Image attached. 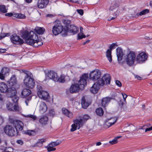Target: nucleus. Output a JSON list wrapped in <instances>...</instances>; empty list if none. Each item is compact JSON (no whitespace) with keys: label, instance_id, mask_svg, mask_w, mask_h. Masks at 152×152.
Wrapping results in <instances>:
<instances>
[{"label":"nucleus","instance_id":"obj_1","mask_svg":"<svg viewBox=\"0 0 152 152\" xmlns=\"http://www.w3.org/2000/svg\"><path fill=\"white\" fill-rule=\"evenodd\" d=\"M22 37L25 40L27 44L33 46L37 47L43 44L38 35L33 31H24L22 33Z\"/></svg>","mask_w":152,"mask_h":152},{"label":"nucleus","instance_id":"obj_2","mask_svg":"<svg viewBox=\"0 0 152 152\" xmlns=\"http://www.w3.org/2000/svg\"><path fill=\"white\" fill-rule=\"evenodd\" d=\"M88 77V74H83L80 77L77 83H74L71 86L69 91L71 93H76L80 90H83L86 84V80Z\"/></svg>","mask_w":152,"mask_h":152},{"label":"nucleus","instance_id":"obj_3","mask_svg":"<svg viewBox=\"0 0 152 152\" xmlns=\"http://www.w3.org/2000/svg\"><path fill=\"white\" fill-rule=\"evenodd\" d=\"M90 118V116L87 115H85L80 118H77L73 121L74 123L71 125L70 129L71 132H74L77 129H79L80 126L83 125L88 119Z\"/></svg>","mask_w":152,"mask_h":152},{"label":"nucleus","instance_id":"obj_4","mask_svg":"<svg viewBox=\"0 0 152 152\" xmlns=\"http://www.w3.org/2000/svg\"><path fill=\"white\" fill-rule=\"evenodd\" d=\"M23 72L26 74L23 80V84L27 88L32 89L35 85L34 79L32 74L27 71H24Z\"/></svg>","mask_w":152,"mask_h":152},{"label":"nucleus","instance_id":"obj_5","mask_svg":"<svg viewBox=\"0 0 152 152\" xmlns=\"http://www.w3.org/2000/svg\"><path fill=\"white\" fill-rule=\"evenodd\" d=\"M54 23V26L53 27L52 31L54 35H57L62 32H64L62 34L64 36L67 35V31L64 30L63 27L61 25V21L59 20H56Z\"/></svg>","mask_w":152,"mask_h":152},{"label":"nucleus","instance_id":"obj_6","mask_svg":"<svg viewBox=\"0 0 152 152\" xmlns=\"http://www.w3.org/2000/svg\"><path fill=\"white\" fill-rule=\"evenodd\" d=\"M136 59L135 52L134 51H130L125 56L124 63L126 62L129 66H133L136 61Z\"/></svg>","mask_w":152,"mask_h":152},{"label":"nucleus","instance_id":"obj_7","mask_svg":"<svg viewBox=\"0 0 152 152\" xmlns=\"http://www.w3.org/2000/svg\"><path fill=\"white\" fill-rule=\"evenodd\" d=\"M97 81L95 83H97L96 85L99 87L103 86L105 84H109L110 83V77L109 74H105L102 77V78L100 77L97 80Z\"/></svg>","mask_w":152,"mask_h":152},{"label":"nucleus","instance_id":"obj_8","mask_svg":"<svg viewBox=\"0 0 152 152\" xmlns=\"http://www.w3.org/2000/svg\"><path fill=\"white\" fill-rule=\"evenodd\" d=\"M148 57L147 53L144 52H140L136 56V62L139 64H142L147 60Z\"/></svg>","mask_w":152,"mask_h":152},{"label":"nucleus","instance_id":"obj_9","mask_svg":"<svg viewBox=\"0 0 152 152\" xmlns=\"http://www.w3.org/2000/svg\"><path fill=\"white\" fill-rule=\"evenodd\" d=\"M101 76V72L98 69L94 70L90 72L89 74L90 79L95 81L99 79Z\"/></svg>","mask_w":152,"mask_h":152},{"label":"nucleus","instance_id":"obj_10","mask_svg":"<svg viewBox=\"0 0 152 152\" xmlns=\"http://www.w3.org/2000/svg\"><path fill=\"white\" fill-rule=\"evenodd\" d=\"M13 126L16 129L17 135H19L20 132L23 129L24 126L23 123L20 121L16 120L14 121Z\"/></svg>","mask_w":152,"mask_h":152},{"label":"nucleus","instance_id":"obj_11","mask_svg":"<svg viewBox=\"0 0 152 152\" xmlns=\"http://www.w3.org/2000/svg\"><path fill=\"white\" fill-rule=\"evenodd\" d=\"M4 131L5 133L9 136H13L16 134V132L14 128L11 126H6L4 129Z\"/></svg>","mask_w":152,"mask_h":152},{"label":"nucleus","instance_id":"obj_12","mask_svg":"<svg viewBox=\"0 0 152 152\" xmlns=\"http://www.w3.org/2000/svg\"><path fill=\"white\" fill-rule=\"evenodd\" d=\"M7 83L10 88H12L13 90H16V86L17 81L15 75H12L9 80L7 81Z\"/></svg>","mask_w":152,"mask_h":152},{"label":"nucleus","instance_id":"obj_13","mask_svg":"<svg viewBox=\"0 0 152 152\" xmlns=\"http://www.w3.org/2000/svg\"><path fill=\"white\" fill-rule=\"evenodd\" d=\"M11 42L15 44H21L23 42V40L16 34L12 35L10 37Z\"/></svg>","mask_w":152,"mask_h":152},{"label":"nucleus","instance_id":"obj_14","mask_svg":"<svg viewBox=\"0 0 152 152\" xmlns=\"http://www.w3.org/2000/svg\"><path fill=\"white\" fill-rule=\"evenodd\" d=\"M116 55L119 64L121 65L124 64V62L121 61L124 54L123 50L121 48L118 47L117 48Z\"/></svg>","mask_w":152,"mask_h":152},{"label":"nucleus","instance_id":"obj_15","mask_svg":"<svg viewBox=\"0 0 152 152\" xmlns=\"http://www.w3.org/2000/svg\"><path fill=\"white\" fill-rule=\"evenodd\" d=\"M117 120V118L115 117L107 119L104 125V127L106 128H108L114 124L116 122Z\"/></svg>","mask_w":152,"mask_h":152},{"label":"nucleus","instance_id":"obj_16","mask_svg":"<svg viewBox=\"0 0 152 152\" xmlns=\"http://www.w3.org/2000/svg\"><path fill=\"white\" fill-rule=\"evenodd\" d=\"M46 80L52 79L55 81L57 80L56 73L53 71H49L45 73Z\"/></svg>","mask_w":152,"mask_h":152},{"label":"nucleus","instance_id":"obj_17","mask_svg":"<svg viewBox=\"0 0 152 152\" xmlns=\"http://www.w3.org/2000/svg\"><path fill=\"white\" fill-rule=\"evenodd\" d=\"M39 110L41 113H45L47 109V106L43 102H39L38 103Z\"/></svg>","mask_w":152,"mask_h":152},{"label":"nucleus","instance_id":"obj_18","mask_svg":"<svg viewBox=\"0 0 152 152\" xmlns=\"http://www.w3.org/2000/svg\"><path fill=\"white\" fill-rule=\"evenodd\" d=\"M10 88H8L7 85L4 82L0 83V91L1 93H6L9 91Z\"/></svg>","mask_w":152,"mask_h":152},{"label":"nucleus","instance_id":"obj_19","mask_svg":"<svg viewBox=\"0 0 152 152\" xmlns=\"http://www.w3.org/2000/svg\"><path fill=\"white\" fill-rule=\"evenodd\" d=\"M49 0H39L37 6L39 8L42 9L45 7L49 3Z\"/></svg>","mask_w":152,"mask_h":152},{"label":"nucleus","instance_id":"obj_20","mask_svg":"<svg viewBox=\"0 0 152 152\" xmlns=\"http://www.w3.org/2000/svg\"><path fill=\"white\" fill-rule=\"evenodd\" d=\"M66 31H68L72 35H74L77 33L78 31V28L74 25H71L69 26V28H68Z\"/></svg>","mask_w":152,"mask_h":152},{"label":"nucleus","instance_id":"obj_21","mask_svg":"<svg viewBox=\"0 0 152 152\" xmlns=\"http://www.w3.org/2000/svg\"><path fill=\"white\" fill-rule=\"evenodd\" d=\"M38 95L39 98L45 100H46L49 97L48 93L47 92L44 91H42L40 93H39Z\"/></svg>","mask_w":152,"mask_h":152},{"label":"nucleus","instance_id":"obj_22","mask_svg":"<svg viewBox=\"0 0 152 152\" xmlns=\"http://www.w3.org/2000/svg\"><path fill=\"white\" fill-rule=\"evenodd\" d=\"M31 91L28 89H24L21 92V95L22 97L26 98L29 96L31 93Z\"/></svg>","mask_w":152,"mask_h":152},{"label":"nucleus","instance_id":"obj_23","mask_svg":"<svg viewBox=\"0 0 152 152\" xmlns=\"http://www.w3.org/2000/svg\"><path fill=\"white\" fill-rule=\"evenodd\" d=\"M96 84L97 83H94L90 89V92L93 94L97 93L100 87Z\"/></svg>","mask_w":152,"mask_h":152},{"label":"nucleus","instance_id":"obj_24","mask_svg":"<svg viewBox=\"0 0 152 152\" xmlns=\"http://www.w3.org/2000/svg\"><path fill=\"white\" fill-rule=\"evenodd\" d=\"M34 31L39 34H42L45 31V29L43 27L36 26L34 28Z\"/></svg>","mask_w":152,"mask_h":152},{"label":"nucleus","instance_id":"obj_25","mask_svg":"<svg viewBox=\"0 0 152 152\" xmlns=\"http://www.w3.org/2000/svg\"><path fill=\"white\" fill-rule=\"evenodd\" d=\"M48 118L46 116H43L41 117L39 120L40 124L43 126L46 125L48 123Z\"/></svg>","mask_w":152,"mask_h":152},{"label":"nucleus","instance_id":"obj_26","mask_svg":"<svg viewBox=\"0 0 152 152\" xmlns=\"http://www.w3.org/2000/svg\"><path fill=\"white\" fill-rule=\"evenodd\" d=\"M110 98L108 97L103 98L102 100L101 104L103 107H106L110 102Z\"/></svg>","mask_w":152,"mask_h":152},{"label":"nucleus","instance_id":"obj_27","mask_svg":"<svg viewBox=\"0 0 152 152\" xmlns=\"http://www.w3.org/2000/svg\"><path fill=\"white\" fill-rule=\"evenodd\" d=\"M12 91L13 95L11 96L10 98L14 103H16L18 100V97L16 95V90H13Z\"/></svg>","mask_w":152,"mask_h":152},{"label":"nucleus","instance_id":"obj_28","mask_svg":"<svg viewBox=\"0 0 152 152\" xmlns=\"http://www.w3.org/2000/svg\"><path fill=\"white\" fill-rule=\"evenodd\" d=\"M14 17L20 19H24L26 18L24 14L21 13H14Z\"/></svg>","mask_w":152,"mask_h":152},{"label":"nucleus","instance_id":"obj_29","mask_svg":"<svg viewBox=\"0 0 152 152\" xmlns=\"http://www.w3.org/2000/svg\"><path fill=\"white\" fill-rule=\"evenodd\" d=\"M23 134H27L29 136H34L36 134L35 132L33 130H29L23 131L22 132Z\"/></svg>","mask_w":152,"mask_h":152},{"label":"nucleus","instance_id":"obj_30","mask_svg":"<svg viewBox=\"0 0 152 152\" xmlns=\"http://www.w3.org/2000/svg\"><path fill=\"white\" fill-rule=\"evenodd\" d=\"M111 53V51L109 49H108L106 53V57L109 61L110 62L112 61Z\"/></svg>","mask_w":152,"mask_h":152},{"label":"nucleus","instance_id":"obj_31","mask_svg":"<svg viewBox=\"0 0 152 152\" xmlns=\"http://www.w3.org/2000/svg\"><path fill=\"white\" fill-rule=\"evenodd\" d=\"M81 104L83 108L84 109H86L89 105L88 103L86 102L84 97L82 98Z\"/></svg>","mask_w":152,"mask_h":152},{"label":"nucleus","instance_id":"obj_32","mask_svg":"<svg viewBox=\"0 0 152 152\" xmlns=\"http://www.w3.org/2000/svg\"><path fill=\"white\" fill-rule=\"evenodd\" d=\"M1 72L4 75L7 76L9 75L10 70L8 68L4 67L2 69Z\"/></svg>","mask_w":152,"mask_h":152},{"label":"nucleus","instance_id":"obj_33","mask_svg":"<svg viewBox=\"0 0 152 152\" xmlns=\"http://www.w3.org/2000/svg\"><path fill=\"white\" fill-rule=\"evenodd\" d=\"M96 114L100 116L103 115L104 112L102 108H97L96 111Z\"/></svg>","mask_w":152,"mask_h":152},{"label":"nucleus","instance_id":"obj_34","mask_svg":"<svg viewBox=\"0 0 152 152\" xmlns=\"http://www.w3.org/2000/svg\"><path fill=\"white\" fill-rule=\"evenodd\" d=\"M14 109L13 111L20 112L22 110V108L18 104L14 105Z\"/></svg>","mask_w":152,"mask_h":152},{"label":"nucleus","instance_id":"obj_35","mask_svg":"<svg viewBox=\"0 0 152 152\" xmlns=\"http://www.w3.org/2000/svg\"><path fill=\"white\" fill-rule=\"evenodd\" d=\"M7 109L10 111H12L14 109L13 105L10 102H8L7 104Z\"/></svg>","mask_w":152,"mask_h":152},{"label":"nucleus","instance_id":"obj_36","mask_svg":"<svg viewBox=\"0 0 152 152\" xmlns=\"http://www.w3.org/2000/svg\"><path fill=\"white\" fill-rule=\"evenodd\" d=\"M24 116L25 117L29 118L31 120L33 121L36 120L37 119V117L36 116L31 114H28L26 115H24Z\"/></svg>","mask_w":152,"mask_h":152},{"label":"nucleus","instance_id":"obj_37","mask_svg":"<svg viewBox=\"0 0 152 152\" xmlns=\"http://www.w3.org/2000/svg\"><path fill=\"white\" fill-rule=\"evenodd\" d=\"M86 37L83 32H80L77 34V39H80L85 38Z\"/></svg>","mask_w":152,"mask_h":152},{"label":"nucleus","instance_id":"obj_38","mask_svg":"<svg viewBox=\"0 0 152 152\" xmlns=\"http://www.w3.org/2000/svg\"><path fill=\"white\" fill-rule=\"evenodd\" d=\"M61 143V141L59 140H57L55 142H51L49 144L50 145L53 147L57 146Z\"/></svg>","mask_w":152,"mask_h":152},{"label":"nucleus","instance_id":"obj_39","mask_svg":"<svg viewBox=\"0 0 152 152\" xmlns=\"http://www.w3.org/2000/svg\"><path fill=\"white\" fill-rule=\"evenodd\" d=\"M65 81L64 77V76H61L60 77L58 78L57 75V80L55 81L56 82H59L63 83Z\"/></svg>","mask_w":152,"mask_h":152},{"label":"nucleus","instance_id":"obj_40","mask_svg":"<svg viewBox=\"0 0 152 152\" xmlns=\"http://www.w3.org/2000/svg\"><path fill=\"white\" fill-rule=\"evenodd\" d=\"M114 15L115 16L114 17H113L111 18L110 19H108V21H110L111 20H113L116 18L119 15V11L118 10H115V11H114Z\"/></svg>","mask_w":152,"mask_h":152},{"label":"nucleus","instance_id":"obj_41","mask_svg":"<svg viewBox=\"0 0 152 152\" xmlns=\"http://www.w3.org/2000/svg\"><path fill=\"white\" fill-rule=\"evenodd\" d=\"M122 95L124 99L123 101L121 103L122 105L126 104V99L127 97V95L125 93H122Z\"/></svg>","mask_w":152,"mask_h":152},{"label":"nucleus","instance_id":"obj_42","mask_svg":"<svg viewBox=\"0 0 152 152\" xmlns=\"http://www.w3.org/2000/svg\"><path fill=\"white\" fill-rule=\"evenodd\" d=\"M121 136H118L115 137L113 140L109 141V142L112 145L116 143L117 142V140L121 137Z\"/></svg>","mask_w":152,"mask_h":152},{"label":"nucleus","instance_id":"obj_43","mask_svg":"<svg viewBox=\"0 0 152 152\" xmlns=\"http://www.w3.org/2000/svg\"><path fill=\"white\" fill-rule=\"evenodd\" d=\"M118 6L116 3L111 5L110 8V11H113L115 10V9L118 7Z\"/></svg>","mask_w":152,"mask_h":152},{"label":"nucleus","instance_id":"obj_44","mask_svg":"<svg viewBox=\"0 0 152 152\" xmlns=\"http://www.w3.org/2000/svg\"><path fill=\"white\" fill-rule=\"evenodd\" d=\"M37 90L38 95L39 94V93H40L43 91L42 90V87L41 85H37Z\"/></svg>","mask_w":152,"mask_h":152},{"label":"nucleus","instance_id":"obj_45","mask_svg":"<svg viewBox=\"0 0 152 152\" xmlns=\"http://www.w3.org/2000/svg\"><path fill=\"white\" fill-rule=\"evenodd\" d=\"M0 11L3 13H5L7 12V10L4 6L0 5Z\"/></svg>","mask_w":152,"mask_h":152},{"label":"nucleus","instance_id":"obj_46","mask_svg":"<svg viewBox=\"0 0 152 152\" xmlns=\"http://www.w3.org/2000/svg\"><path fill=\"white\" fill-rule=\"evenodd\" d=\"M47 148L48 151V152L54 151L56 150L55 148H53V146H50V144L47 146Z\"/></svg>","mask_w":152,"mask_h":152},{"label":"nucleus","instance_id":"obj_47","mask_svg":"<svg viewBox=\"0 0 152 152\" xmlns=\"http://www.w3.org/2000/svg\"><path fill=\"white\" fill-rule=\"evenodd\" d=\"M71 21L67 19L65 20L64 21V23L66 25V27L67 28H69V25Z\"/></svg>","mask_w":152,"mask_h":152},{"label":"nucleus","instance_id":"obj_48","mask_svg":"<svg viewBox=\"0 0 152 152\" xmlns=\"http://www.w3.org/2000/svg\"><path fill=\"white\" fill-rule=\"evenodd\" d=\"M149 12V10L148 9H145L142 10L141 12H140V15H142L145 14H146V13H148Z\"/></svg>","mask_w":152,"mask_h":152},{"label":"nucleus","instance_id":"obj_49","mask_svg":"<svg viewBox=\"0 0 152 152\" xmlns=\"http://www.w3.org/2000/svg\"><path fill=\"white\" fill-rule=\"evenodd\" d=\"M118 45L116 43H113L110 45L109 47V50L111 51L112 50L115 48Z\"/></svg>","mask_w":152,"mask_h":152},{"label":"nucleus","instance_id":"obj_50","mask_svg":"<svg viewBox=\"0 0 152 152\" xmlns=\"http://www.w3.org/2000/svg\"><path fill=\"white\" fill-rule=\"evenodd\" d=\"M65 115L70 118H72L73 116V115L72 113L69 111L68 113H67Z\"/></svg>","mask_w":152,"mask_h":152},{"label":"nucleus","instance_id":"obj_51","mask_svg":"<svg viewBox=\"0 0 152 152\" xmlns=\"http://www.w3.org/2000/svg\"><path fill=\"white\" fill-rule=\"evenodd\" d=\"M65 115L70 118H72L73 116V115L72 113L69 111L68 113H67Z\"/></svg>","mask_w":152,"mask_h":152},{"label":"nucleus","instance_id":"obj_52","mask_svg":"<svg viewBox=\"0 0 152 152\" xmlns=\"http://www.w3.org/2000/svg\"><path fill=\"white\" fill-rule=\"evenodd\" d=\"M10 35V34L9 33H4L1 34V35L0 36V37H1V39L5 37H8Z\"/></svg>","mask_w":152,"mask_h":152},{"label":"nucleus","instance_id":"obj_53","mask_svg":"<svg viewBox=\"0 0 152 152\" xmlns=\"http://www.w3.org/2000/svg\"><path fill=\"white\" fill-rule=\"evenodd\" d=\"M46 140L45 139L42 138L39 139L38 141L37 142V143L39 144H42L43 143L45 142Z\"/></svg>","mask_w":152,"mask_h":152},{"label":"nucleus","instance_id":"obj_54","mask_svg":"<svg viewBox=\"0 0 152 152\" xmlns=\"http://www.w3.org/2000/svg\"><path fill=\"white\" fill-rule=\"evenodd\" d=\"M62 113L66 115V113H68L69 110L66 109L65 108H63L62 109Z\"/></svg>","mask_w":152,"mask_h":152},{"label":"nucleus","instance_id":"obj_55","mask_svg":"<svg viewBox=\"0 0 152 152\" xmlns=\"http://www.w3.org/2000/svg\"><path fill=\"white\" fill-rule=\"evenodd\" d=\"M49 114L51 116H53L55 115V112L54 110L51 109L49 112Z\"/></svg>","mask_w":152,"mask_h":152},{"label":"nucleus","instance_id":"obj_56","mask_svg":"<svg viewBox=\"0 0 152 152\" xmlns=\"http://www.w3.org/2000/svg\"><path fill=\"white\" fill-rule=\"evenodd\" d=\"M115 83L118 86V87H121L122 86V84L118 80H116L115 81Z\"/></svg>","mask_w":152,"mask_h":152},{"label":"nucleus","instance_id":"obj_57","mask_svg":"<svg viewBox=\"0 0 152 152\" xmlns=\"http://www.w3.org/2000/svg\"><path fill=\"white\" fill-rule=\"evenodd\" d=\"M31 96H30L28 97V98L25 101V102L27 106L28 105V103H29V101L31 100Z\"/></svg>","mask_w":152,"mask_h":152},{"label":"nucleus","instance_id":"obj_58","mask_svg":"<svg viewBox=\"0 0 152 152\" xmlns=\"http://www.w3.org/2000/svg\"><path fill=\"white\" fill-rule=\"evenodd\" d=\"M77 12L80 15H83V11L82 10H77Z\"/></svg>","mask_w":152,"mask_h":152},{"label":"nucleus","instance_id":"obj_59","mask_svg":"<svg viewBox=\"0 0 152 152\" xmlns=\"http://www.w3.org/2000/svg\"><path fill=\"white\" fill-rule=\"evenodd\" d=\"M4 76L5 75L1 72H0V79H1L2 80H4Z\"/></svg>","mask_w":152,"mask_h":152},{"label":"nucleus","instance_id":"obj_60","mask_svg":"<svg viewBox=\"0 0 152 152\" xmlns=\"http://www.w3.org/2000/svg\"><path fill=\"white\" fill-rule=\"evenodd\" d=\"M5 15L6 16H8L9 17H11L12 16L14 17V13H7L5 14Z\"/></svg>","mask_w":152,"mask_h":152},{"label":"nucleus","instance_id":"obj_61","mask_svg":"<svg viewBox=\"0 0 152 152\" xmlns=\"http://www.w3.org/2000/svg\"><path fill=\"white\" fill-rule=\"evenodd\" d=\"M17 142L20 145H22L23 144V141L20 140H18L17 141Z\"/></svg>","mask_w":152,"mask_h":152},{"label":"nucleus","instance_id":"obj_62","mask_svg":"<svg viewBox=\"0 0 152 152\" xmlns=\"http://www.w3.org/2000/svg\"><path fill=\"white\" fill-rule=\"evenodd\" d=\"M4 122V119L0 115V124H2Z\"/></svg>","mask_w":152,"mask_h":152},{"label":"nucleus","instance_id":"obj_63","mask_svg":"<svg viewBox=\"0 0 152 152\" xmlns=\"http://www.w3.org/2000/svg\"><path fill=\"white\" fill-rule=\"evenodd\" d=\"M55 15L53 14H48L46 16L47 17H48L51 18L54 17Z\"/></svg>","mask_w":152,"mask_h":152},{"label":"nucleus","instance_id":"obj_64","mask_svg":"<svg viewBox=\"0 0 152 152\" xmlns=\"http://www.w3.org/2000/svg\"><path fill=\"white\" fill-rule=\"evenodd\" d=\"M151 130H152V126L149 128L146 129L145 130V132H146L147 131H150Z\"/></svg>","mask_w":152,"mask_h":152}]
</instances>
